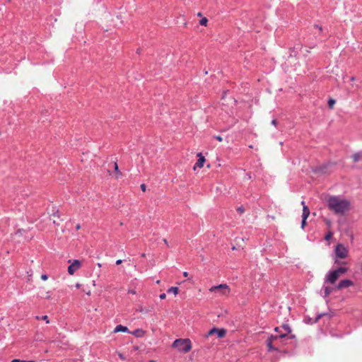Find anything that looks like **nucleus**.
Listing matches in <instances>:
<instances>
[{"instance_id": "f257e3e1", "label": "nucleus", "mask_w": 362, "mask_h": 362, "mask_svg": "<svg viewBox=\"0 0 362 362\" xmlns=\"http://www.w3.org/2000/svg\"><path fill=\"white\" fill-rule=\"evenodd\" d=\"M327 202L329 209L336 214L343 215L350 208V202L339 197H329Z\"/></svg>"}, {"instance_id": "f03ea898", "label": "nucleus", "mask_w": 362, "mask_h": 362, "mask_svg": "<svg viewBox=\"0 0 362 362\" xmlns=\"http://www.w3.org/2000/svg\"><path fill=\"white\" fill-rule=\"evenodd\" d=\"M172 346L180 352L187 353L192 349V344L189 339H178L173 341Z\"/></svg>"}, {"instance_id": "7ed1b4c3", "label": "nucleus", "mask_w": 362, "mask_h": 362, "mask_svg": "<svg viewBox=\"0 0 362 362\" xmlns=\"http://www.w3.org/2000/svg\"><path fill=\"white\" fill-rule=\"evenodd\" d=\"M209 291L214 293L215 297L228 296L230 292V288L226 284H222L211 286Z\"/></svg>"}, {"instance_id": "20e7f679", "label": "nucleus", "mask_w": 362, "mask_h": 362, "mask_svg": "<svg viewBox=\"0 0 362 362\" xmlns=\"http://www.w3.org/2000/svg\"><path fill=\"white\" fill-rule=\"evenodd\" d=\"M336 256L340 259H344L348 256L349 251L342 244H338L335 248Z\"/></svg>"}, {"instance_id": "39448f33", "label": "nucleus", "mask_w": 362, "mask_h": 362, "mask_svg": "<svg viewBox=\"0 0 362 362\" xmlns=\"http://www.w3.org/2000/svg\"><path fill=\"white\" fill-rule=\"evenodd\" d=\"M81 267V262L78 259H74L73 262L68 267V272L69 274L73 275Z\"/></svg>"}, {"instance_id": "423d86ee", "label": "nucleus", "mask_w": 362, "mask_h": 362, "mask_svg": "<svg viewBox=\"0 0 362 362\" xmlns=\"http://www.w3.org/2000/svg\"><path fill=\"white\" fill-rule=\"evenodd\" d=\"M217 334L218 338H223L226 334V331L224 329L213 328L208 332L206 337L211 336L213 334Z\"/></svg>"}, {"instance_id": "0eeeda50", "label": "nucleus", "mask_w": 362, "mask_h": 362, "mask_svg": "<svg viewBox=\"0 0 362 362\" xmlns=\"http://www.w3.org/2000/svg\"><path fill=\"white\" fill-rule=\"evenodd\" d=\"M339 278V276L337 275V272H334V271L329 272L325 279V282H328L329 284H334L337 280Z\"/></svg>"}, {"instance_id": "6e6552de", "label": "nucleus", "mask_w": 362, "mask_h": 362, "mask_svg": "<svg viewBox=\"0 0 362 362\" xmlns=\"http://www.w3.org/2000/svg\"><path fill=\"white\" fill-rule=\"evenodd\" d=\"M279 339V336L277 335H272L270 337L268 338L267 341V345L268 347L269 351L276 350V349L273 346V343L277 341Z\"/></svg>"}, {"instance_id": "1a4fd4ad", "label": "nucleus", "mask_w": 362, "mask_h": 362, "mask_svg": "<svg viewBox=\"0 0 362 362\" xmlns=\"http://www.w3.org/2000/svg\"><path fill=\"white\" fill-rule=\"evenodd\" d=\"M354 283L351 280L344 279L341 280L337 286V289L341 290L342 288H348L353 286Z\"/></svg>"}, {"instance_id": "9d476101", "label": "nucleus", "mask_w": 362, "mask_h": 362, "mask_svg": "<svg viewBox=\"0 0 362 362\" xmlns=\"http://www.w3.org/2000/svg\"><path fill=\"white\" fill-rule=\"evenodd\" d=\"M197 156L199 157V159L194 166V170H195L197 168H202L206 160L204 156H203V155L201 153H199L197 154Z\"/></svg>"}, {"instance_id": "9b49d317", "label": "nucleus", "mask_w": 362, "mask_h": 362, "mask_svg": "<svg viewBox=\"0 0 362 362\" xmlns=\"http://www.w3.org/2000/svg\"><path fill=\"white\" fill-rule=\"evenodd\" d=\"M281 328L284 330V332H281L278 336L279 339L286 337L288 334L291 332V329L288 325H283Z\"/></svg>"}, {"instance_id": "f8f14e48", "label": "nucleus", "mask_w": 362, "mask_h": 362, "mask_svg": "<svg viewBox=\"0 0 362 362\" xmlns=\"http://www.w3.org/2000/svg\"><path fill=\"white\" fill-rule=\"evenodd\" d=\"M128 332L129 329L127 327H124L122 325H119L116 326V327L115 328L114 332L117 333V332Z\"/></svg>"}, {"instance_id": "ddd939ff", "label": "nucleus", "mask_w": 362, "mask_h": 362, "mask_svg": "<svg viewBox=\"0 0 362 362\" xmlns=\"http://www.w3.org/2000/svg\"><path fill=\"white\" fill-rule=\"evenodd\" d=\"M310 215V209L307 206H304L303 209V214L302 218L303 219H307Z\"/></svg>"}, {"instance_id": "4468645a", "label": "nucleus", "mask_w": 362, "mask_h": 362, "mask_svg": "<svg viewBox=\"0 0 362 362\" xmlns=\"http://www.w3.org/2000/svg\"><path fill=\"white\" fill-rule=\"evenodd\" d=\"M334 271V272H337V274L339 276H340L341 275L345 274L348 271V269L346 267H341Z\"/></svg>"}, {"instance_id": "2eb2a0df", "label": "nucleus", "mask_w": 362, "mask_h": 362, "mask_svg": "<svg viewBox=\"0 0 362 362\" xmlns=\"http://www.w3.org/2000/svg\"><path fill=\"white\" fill-rule=\"evenodd\" d=\"M354 163H356L362 159V152L354 153L351 156Z\"/></svg>"}, {"instance_id": "dca6fc26", "label": "nucleus", "mask_w": 362, "mask_h": 362, "mask_svg": "<svg viewBox=\"0 0 362 362\" xmlns=\"http://www.w3.org/2000/svg\"><path fill=\"white\" fill-rule=\"evenodd\" d=\"M179 288L175 286H172L168 289V293H173L175 295H177L178 293Z\"/></svg>"}, {"instance_id": "f3484780", "label": "nucleus", "mask_w": 362, "mask_h": 362, "mask_svg": "<svg viewBox=\"0 0 362 362\" xmlns=\"http://www.w3.org/2000/svg\"><path fill=\"white\" fill-rule=\"evenodd\" d=\"M332 292V288L330 287L326 286L324 289L325 297H328Z\"/></svg>"}, {"instance_id": "a211bd4d", "label": "nucleus", "mask_w": 362, "mask_h": 362, "mask_svg": "<svg viewBox=\"0 0 362 362\" xmlns=\"http://www.w3.org/2000/svg\"><path fill=\"white\" fill-rule=\"evenodd\" d=\"M114 168H115V171L117 174V178H118L122 175V173H121V172L119 170V167H118V165H117V163H114Z\"/></svg>"}, {"instance_id": "6ab92c4d", "label": "nucleus", "mask_w": 362, "mask_h": 362, "mask_svg": "<svg viewBox=\"0 0 362 362\" xmlns=\"http://www.w3.org/2000/svg\"><path fill=\"white\" fill-rule=\"evenodd\" d=\"M52 217H53V218H52L53 223H57L56 218H59V211H57L56 212L53 213Z\"/></svg>"}, {"instance_id": "aec40b11", "label": "nucleus", "mask_w": 362, "mask_h": 362, "mask_svg": "<svg viewBox=\"0 0 362 362\" xmlns=\"http://www.w3.org/2000/svg\"><path fill=\"white\" fill-rule=\"evenodd\" d=\"M207 23H208V19L205 17L202 18L199 21V24L201 25H204V26H206Z\"/></svg>"}, {"instance_id": "412c9836", "label": "nucleus", "mask_w": 362, "mask_h": 362, "mask_svg": "<svg viewBox=\"0 0 362 362\" xmlns=\"http://www.w3.org/2000/svg\"><path fill=\"white\" fill-rule=\"evenodd\" d=\"M137 311H139L140 313H148L150 311V310L141 306V307H139V308L137 309Z\"/></svg>"}, {"instance_id": "4be33fe9", "label": "nucleus", "mask_w": 362, "mask_h": 362, "mask_svg": "<svg viewBox=\"0 0 362 362\" xmlns=\"http://www.w3.org/2000/svg\"><path fill=\"white\" fill-rule=\"evenodd\" d=\"M36 319L37 320H45L47 323H49V321L48 320V316L47 315H43L41 317H40L39 316H36Z\"/></svg>"}, {"instance_id": "5701e85b", "label": "nucleus", "mask_w": 362, "mask_h": 362, "mask_svg": "<svg viewBox=\"0 0 362 362\" xmlns=\"http://www.w3.org/2000/svg\"><path fill=\"white\" fill-rule=\"evenodd\" d=\"M43 298H46V299H51V291H47L45 293V294L43 295Z\"/></svg>"}, {"instance_id": "b1692460", "label": "nucleus", "mask_w": 362, "mask_h": 362, "mask_svg": "<svg viewBox=\"0 0 362 362\" xmlns=\"http://www.w3.org/2000/svg\"><path fill=\"white\" fill-rule=\"evenodd\" d=\"M334 104H335V100L334 99L330 98L328 101L329 107L330 108H333Z\"/></svg>"}, {"instance_id": "393cba45", "label": "nucleus", "mask_w": 362, "mask_h": 362, "mask_svg": "<svg viewBox=\"0 0 362 362\" xmlns=\"http://www.w3.org/2000/svg\"><path fill=\"white\" fill-rule=\"evenodd\" d=\"M333 166H334V165H332H332H328L327 166L326 165V166H325V167H323L322 168V172L324 173H329V171L327 170V168L328 167H333Z\"/></svg>"}, {"instance_id": "a878e982", "label": "nucleus", "mask_w": 362, "mask_h": 362, "mask_svg": "<svg viewBox=\"0 0 362 362\" xmlns=\"http://www.w3.org/2000/svg\"><path fill=\"white\" fill-rule=\"evenodd\" d=\"M332 235H333V233L331 231H329L327 233V234L325 235V239L326 240H329L332 238Z\"/></svg>"}, {"instance_id": "bb28decb", "label": "nucleus", "mask_w": 362, "mask_h": 362, "mask_svg": "<svg viewBox=\"0 0 362 362\" xmlns=\"http://www.w3.org/2000/svg\"><path fill=\"white\" fill-rule=\"evenodd\" d=\"M237 211L240 214H243L245 212V209L243 206H240L237 209Z\"/></svg>"}, {"instance_id": "cd10ccee", "label": "nucleus", "mask_w": 362, "mask_h": 362, "mask_svg": "<svg viewBox=\"0 0 362 362\" xmlns=\"http://www.w3.org/2000/svg\"><path fill=\"white\" fill-rule=\"evenodd\" d=\"M140 332H143V331L140 330V329H137V330H136L135 332H133V334H134L136 336H139V333Z\"/></svg>"}, {"instance_id": "c85d7f7f", "label": "nucleus", "mask_w": 362, "mask_h": 362, "mask_svg": "<svg viewBox=\"0 0 362 362\" xmlns=\"http://www.w3.org/2000/svg\"><path fill=\"white\" fill-rule=\"evenodd\" d=\"M47 279H48V276L47 274H42L41 276V279L43 281H46V280H47Z\"/></svg>"}, {"instance_id": "c756f323", "label": "nucleus", "mask_w": 362, "mask_h": 362, "mask_svg": "<svg viewBox=\"0 0 362 362\" xmlns=\"http://www.w3.org/2000/svg\"><path fill=\"white\" fill-rule=\"evenodd\" d=\"M306 225V219H303L302 220V223H301V227L302 228H304L305 226Z\"/></svg>"}, {"instance_id": "7c9ffc66", "label": "nucleus", "mask_w": 362, "mask_h": 362, "mask_svg": "<svg viewBox=\"0 0 362 362\" xmlns=\"http://www.w3.org/2000/svg\"><path fill=\"white\" fill-rule=\"evenodd\" d=\"M214 138L218 140V141H222L223 138L221 136H215Z\"/></svg>"}, {"instance_id": "2f4dec72", "label": "nucleus", "mask_w": 362, "mask_h": 362, "mask_svg": "<svg viewBox=\"0 0 362 362\" xmlns=\"http://www.w3.org/2000/svg\"><path fill=\"white\" fill-rule=\"evenodd\" d=\"M141 189L143 192H146V185L144 184H141Z\"/></svg>"}, {"instance_id": "473e14b6", "label": "nucleus", "mask_w": 362, "mask_h": 362, "mask_svg": "<svg viewBox=\"0 0 362 362\" xmlns=\"http://www.w3.org/2000/svg\"><path fill=\"white\" fill-rule=\"evenodd\" d=\"M159 298L161 299V300H163L166 298V295L165 293H161L160 296H159Z\"/></svg>"}, {"instance_id": "72a5a7b5", "label": "nucleus", "mask_w": 362, "mask_h": 362, "mask_svg": "<svg viewBox=\"0 0 362 362\" xmlns=\"http://www.w3.org/2000/svg\"><path fill=\"white\" fill-rule=\"evenodd\" d=\"M272 124L273 125L276 126V124H277V121H276V119H273V120L272 121Z\"/></svg>"}, {"instance_id": "f704fd0d", "label": "nucleus", "mask_w": 362, "mask_h": 362, "mask_svg": "<svg viewBox=\"0 0 362 362\" xmlns=\"http://www.w3.org/2000/svg\"><path fill=\"white\" fill-rule=\"evenodd\" d=\"M122 259H118V260H117V261H116V264H117V265H119V264H122Z\"/></svg>"}, {"instance_id": "c9c22d12", "label": "nucleus", "mask_w": 362, "mask_h": 362, "mask_svg": "<svg viewBox=\"0 0 362 362\" xmlns=\"http://www.w3.org/2000/svg\"><path fill=\"white\" fill-rule=\"evenodd\" d=\"M188 275H189V274H188V272H183V276H184L185 277H187V276H188Z\"/></svg>"}, {"instance_id": "e433bc0d", "label": "nucleus", "mask_w": 362, "mask_h": 362, "mask_svg": "<svg viewBox=\"0 0 362 362\" xmlns=\"http://www.w3.org/2000/svg\"><path fill=\"white\" fill-rule=\"evenodd\" d=\"M129 293H132V294H135L136 293V291L134 290H129L128 291Z\"/></svg>"}, {"instance_id": "4c0bfd02", "label": "nucleus", "mask_w": 362, "mask_h": 362, "mask_svg": "<svg viewBox=\"0 0 362 362\" xmlns=\"http://www.w3.org/2000/svg\"><path fill=\"white\" fill-rule=\"evenodd\" d=\"M11 362H21L20 359H13Z\"/></svg>"}, {"instance_id": "58836bf2", "label": "nucleus", "mask_w": 362, "mask_h": 362, "mask_svg": "<svg viewBox=\"0 0 362 362\" xmlns=\"http://www.w3.org/2000/svg\"><path fill=\"white\" fill-rule=\"evenodd\" d=\"M119 356L121 359L124 360V357L123 356V355L122 354H119Z\"/></svg>"}, {"instance_id": "ea45409f", "label": "nucleus", "mask_w": 362, "mask_h": 362, "mask_svg": "<svg viewBox=\"0 0 362 362\" xmlns=\"http://www.w3.org/2000/svg\"><path fill=\"white\" fill-rule=\"evenodd\" d=\"M76 228L77 230H79L81 228L80 224H77Z\"/></svg>"}, {"instance_id": "a19ab883", "label": "nucleus", "mask_w": 362, "mask_h": 362, "mask_svg": "<svg viewBox=\"0 0 362 362\" xmlns=\"http://www.w3.org/2000/svg\"><path fill=\"white\" fill-rule=\"evenodd\" d=\"M21 362H35L34 361H23L21 360Z\"/></svg>"}, {"instance_id": "79ce46f5", "label": "nucleus", "mask_w": 362, "mask_h": 362, "mask_svg": "<svg viewBox=\"0 0 362 362\" xmlns=\"http://www.w3.org/2000/svg\"><path fill=\"white\" fill-rule=\"evenodd\" d=\"M279 329H280L279 327H276L274 329V330H275V332H279Z\"/></svg>"}, {"instance_id": "37998d69", "label": "nucleus", "mask_w": 362, "mask_h": 362, "mask_svg": "<svg viewBox=\"0 0 362 362\" xmlns=\"http://www.w3.org/2000/svg\"><path fill=\"white\" fill-rule=\"evenodd\" d=\"M301 204L303 205V208L304 207V206H306L304 201L301 202Z\"/></svg>"}, {"instance_id": "c03bdc74", "label": "nucleus", "mask_w": 362, "mask_h": 362, "mask_svg": "<svg viewBox=\"0 0 362 362\" xmlns=\"http://www.w3.org/2000/svg\"><path fill=\"white\" fill-rule=\"evenodd\" d=\"M163 242H164L167 245H168V241H167V240H166V239H163Z\"/></svg>"}, {"instance_id": "a18cd8bd", "label": "nucleus", "mask_w": 362, "mask_h": 362, "mask_svg": "<svg viewBox=\"0 0 362 362\" xmlns=\"http://www.w3.org/2000/svg\"><path fill=\"white\" fill-rule=\"evenodd\" d=\"M355 79H356V78H355V77H354V76H352V77L351 78V81H355Z\"/></svg>"}, {"instance_id": "49530a36", "label": "nucleus", "mask_w": 362, "mask_h": 362, "mask_svg": "<svg viewBox=\"0 0 362 362\" xmlns=\"http://www.w3.org/2000/svg\"><path fill=\"white\" fill-rule=\"evenodd\" d=\"M76 288H80V284H76Z\"/></svg>"}, {"instance_id": "de8ad7c7", "label": "nucleus", "mask_w": 362, "mask_h": 362, "mask_svg": "<svg viewBox=\"0 0 362 362\" xmlns=\"http://www.w3.org/2000/svg\"><path fill=\"white\" fill-rule=\"evenodd\" d=\"M86 293H87V295L90 296V291H89Z\"/></svg>"}, {"instance_id": "09e8293b", "label": "nucleus", "mask_w": 362, "mask_h": 362, "mask_svg": "<svg viewBox=\"0 0 362 362\" xmlns=\"http://www.w3.org/2000/svg\"><path fill=\"white\" fill-rule=\"evenodd\" d=\"M197 16H202V13H198Z\"/></svg>"}, {"instance_id": "8fccbe9b", "label": "nucleus", "mask_w": 362, "mask_h": 362, "mask_svg": "<svg viewBox=\"0 0 362 362\" xmlns=\"http://www.w3.org/2000/svg\"><path fill=\"white\" fill-rule=\"evenodd\" d=\"M327 225H328V226H329L331 223H330V221H328L327 222Z\"/></svg>"}, {"instance_id": "3c124183", "label": "nucleus", "mask_w": 362, "mask_h": 362, "mask_svg": "<svg viewBox=\"0 0 362 362\" xmlns=\"http://www.w3.org/2000/svg\"><path fill=\"white\" fill-rule=\"evenodd\" d=\"M98 266L99 267H102V265H101V264H100V263H98Z\"/></svg>"}, {"instance_id": "603ef678", "label": "nucleus", "mask_w": 362, "mask_h": 362, "mask_svg": "<svg viewBox=\"0 0 362 362\" xmlns=\"http://www.w3.org/2000/svg\"><path fill=\"white\" fill-rule=\"evenodd\" d=\"M141 256H142L143 257H144L146 256L145 253H143V254L141 255Z\"/></svg>"}, {"instance_id": "864d4df0", "label": "nucleus", "mask_w": 362, "mask_h": 362, "mask_svg": "<svg viewBox=\"0 0 362 362\" xmlns=\"http://www.w3.org/2000/svg\"><path fill=\"white\" fill-rule=\"evenodd\" d=\"M294 337H295V336H294V335H292V336H291V337H290V338H291V339H293V338H294Z\"/></svg>"}]
</instances>
